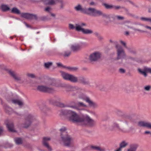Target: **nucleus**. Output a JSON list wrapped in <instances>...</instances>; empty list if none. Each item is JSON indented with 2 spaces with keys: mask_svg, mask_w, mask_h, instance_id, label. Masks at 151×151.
<instances>
[{
  "mask_svg": "<svg viewBox=\"0 0 151 151\" xmlns=\"http://www.w3.org/2000/svg\"><path fill=\"white\" fill-rule=\"evenodd\" d=\"M110 42H112V41H111V40H110Z\"/></svg>",
  "mask_w": 151,
  "mask_h": 151,
  "instance_id": "64",
  "label": "nucleus"
},
{
  "mask_svg": "<svg viewBox=\"0 0 151 151\" xmlns=\"http://www.w3.org/2000/svg\"><path fill=\"white\" fill-rule=\"evenodd\" d=\"M91 147L93 150H97V151H105V149L104 148H101L100 147L91 146Z\"/></svg>",
  "mask_w": 151,
  "mask_h": 151,
  "instance_id": "22",
  "label": "nucleus"
},
{
  "mask_svg": "<svg viewBox=\"0 0 151 151\" xmlns=\"http://www.w3.org/2000/svg\"><path fill=\"white\" fill-rule=\"evenodd\" d=\"M82 33L85 34H90L93 33V31L91 29H83Z\"/></svg>",
  "mask_w": 151,
  "mask_h": 151,
  "instance_id": "27",
  "label": "nucleus"
},
{
  "mask_svg": "<svg viewBox=\"0 0 151 151\" xmlns=\"http://www.w3.org/2000/svg\"><path fill=\"white\" fill-rule=\"evenodd\" d=\"M21 16L28 20L36 19L37 17L35 15L27 13H22L21 14Z\"/></svg>",
  "mask_w": 151,
  "mask_h": 151,
  "instance_id": "9",
  "label": "nucleus"
},
{
  "mask_svg": "<svg viewBox=\"0 0 151 151\" xmlns=\"http://www.w3.org/2000/svg\"><path fill=\"white\" fill-rule=\"evenodd\" d=\"M14 141L18 145L21 144L22 142V140L20 138H16L14 139Z\"/></svg>",
  "mask_w": 151,
  "mask_h": 151,
  "instance_id": "30",
  "label": "nucleus"
},
{
  "mask_svg": "<svg viewBox=\"0 0 151 151\" xmlns=\"http://www.w3.org/2000/svg\"><path fill=\"white\" fill-rule=\"evenodd\" d=\"M127 143L125 142L122 141L120 144V147L121 148L124 147L127 145Z\"/></svg>",
  "mask_w": 151,
  "mask_h": 151,
  "instance_id": "34",
  "label": "nucleus"
},
{
  "mask_svg": "<svg viewBox=\"0 0 151 151\" xmlns=\"http://www.w3.org/2000/svg\"><path fill=\"white\" fill-rule=\"evenodd\" d=\"M141 19L143 21H148L151 22V18H146L144 17H141Z\"/></svg>",
  "mask_w": 151,
  "mask_h": 151,
  "instance_id": "38",
  "label": "nucleus"
},
{
  "mask_svg": "<svg viewBox=\"0 0 151 151\" xmlns=\"http://www.w3.org/2000/svg\"><path fill=\"white\" fill-rule=\"evenodd\" d=\"M33 119V117L31 115H28L26 117V122L24 124V127L25 128L28 127L31 124Z\"/></svg>",
  "mask_w": 151,
  "mask_h": 151,
  "instance_id": "10",
  "label": "nucleus"
},
{
  "mask_svg": "<svg viewBox=\"0 0 151 151\" xmlns=\"http://www.w3.org/2000/svg\"><path fill=\"white\" fill-rule=\"evenodd\" d=\"M8 72L9 74L16 81H18L20 80V78L17 76L15 73L11 70H9Z\"/></svg>",
  "mask_w": 151,
  "mask_h": 151,
  "instance_id": "19",
  "label": "nucleus"
},
{
  "mask_svg": "<svg viewBox=\"0 0 151 151\" xmlns=\"http://www.w3.org/2000/svg\"><path fill=\"white\" fill-rule=\"evenodd\" d=\"M125 34L126 35H128L129 34V32L128 31H126L125 32Z\"/></svg>",
  "mask_w": 151,
  "mask_h": 151,
  "instance_id": "57",
  "label": "nucleus"
},
{
  "mask_svg": "<svg viewBox=\"0 0 151 151\" xmlns=\"http://www.w3.org/2000/svg\"><path fill=\"white\" fill-rule=\"evenodd\" d=\"M51 10V9L50 7L49 6L47 7L45 9V11L49 12H50Z\"/></svg>",
  "mask_w": 151,
  "mask_h": 151,
  "instance_id": "45",
  "label": "nucleus"
},
{
  "mask_svg": "<svg viewBox=\"0 0 151 151\" xmlns=\"http://www.w3.org/2000/svg\"><path fill=\"white\" fill-rule=\"evenodd\" d=\"M79 98L80 99H82L83 100L86 101V102L88 103L90 106L93 108H97L98 106V105L97 103L91 101L89 97L83 94L80 96Z\"/></svg>",
  "mask_w": 151,
  "mask_h": 151,
  "instance_id": "4",
  "label": "nucleus"
},
{
  "mask_svg": "<svg viewBox=\"0 0 151 151\" xmlns=\"http://www.w3.org/2000/svg\"><path fill=\"white\" fill-rule=\"evenodd\" d=\"M4 123L9 131L11 132H15L16 131L14 129L13 124L12 123L10 122L9 120H6L5 121Z\"/></svg>",
  "mask_w": 151,
  "mask_h": 151,
  "instance_id": "12",
  "label": "nucleus"
},
{
  "mask_svg": "<svg viewBox=\"0 0 151 151\" xmlns=\"http://www.w3.org/2000/svg\"><path fill=\"white\" fill-rule=\"evenodd\" d=\"M78 44L79 45L80 49L87 46L88 45L87 42H80Z\"/></svg>",
  "mask_w": 151,
  "mask_h": 151,
  "instance_id": "29",
  "label": "nucleus"
},
{
  "mask_svg": "<svg viewBox=\"0 0 151 151\" xmlns=\"http://www.w3.org/2000/svg\"><path fill=\"white\" fill-rule=\"evenodd\" d=\"M149 12H151V11H150V10L149 9Z\"/></svg>",
  "mask_w": 151,
  "mask_h": 151,
  "instance_id": "63",
  "label": "nucleus"
},
{
  "mask_svg": "<svg viewBox=\"0 0 151 151\" xmlns=\"http://www.w3.org/2000/svg\"><path fill=\"white\" fill-rule=\"evenodd\" d=\"M113 9H118L121 8V7L119 6H115L113 5Z\"/></svg>",
  "mask_w": 151,
  "mask_h": 151,
  "instance_id": "47",
  "label": "nucleus"
},
{
  "mask_svg": "<svg viewBox=\"0 0 151 151\" xmlns=\"http://www.w3.org/2000/svg\"><path fill=\"white\" fill-rule=\"evenodd\" d=\"M53 100L55 102L59 101H60V98L58 96H55Z\"/></svg>",
  "mask_w": 151,
  "mask_h": 151,
  "instance_id": "37",
  "label": "nucleus"
},
{
  "mask_svg": "<svg viewBox=\"0 0 151 151\" xmlns=\"http://www.w3.org/2000/svg\"><path fill=\"white\" fill-rule=\"evenodd\" d=\"M102 15L104 17H106V18L111 17L112 16V15H111V16L110 17V16L109 15H107L105 14H103V13Z\"/></svg>",
  "mask_w": 151,
  "mask_h": 151,
  "instance_id": "50",
  "label": "nucleus"
},
{
  "mask_svg": "<svg viewBox=\"0 0 151 151\" xmlns=\"http://www.w3.org/2000/svg\"><path fill=\"white\" fill-rule=\"evenodd\" d=\"M76 103L75 101H72L70 102L69 105H68V106L77 110H82L83 109H79L77 106H76Z\"/></svg>",
  "mask_w": 151,
  "mask_h": 151,
  "instance_id": "18",
  "label": "nucleus"
},
{
  "mask_svg": "<svg viewBox=\"0 0 151 151\" xmlns=\"http://www.w3.org/2000/svg\"><path fill=\"white\" fill-rule=\"evenodd\" d=\"M69 27L70 29H75V27L73 25L71 24H69Z\"/></svg>",
  "mask_w": 151,
  "mask_h": 151,
  "instance_id": "43",
  "label": "nucleus"
},
{
  "mask_svg": "<svg viewBox=\"0 0 151 151\" xmlns=\"http://www.w3.org/2000/svg\"><path fill=\"white\" fill-rule=\"evenodd\" d=\"M138 70L141 74L143 75L145 77H146L147 75V73H151V68L145 67L143 70L138 68Z\"/></svg>",
  "mask_w": 151,
  "mask_h": 151,
  "instance_id": "11",
  "label": "nucleus"
},
{
  "mask_svg": "<svg viewBox=\"0 0 151 151\" xmlns=\"http://www.w3.org/2000/svg\"><path fill=\"white\" fill-rule=\"evenodd\" d=\"M89 4L90 5H94L95 4L94 2L93 1L91 2Z\"/></svg>",
  "mask_w": 151,
  "mask_h": 151,
  "instance_id": "53",
  "label": "nucleus"
},
{
  "mask_svg": "<svg viewBox=\"0 0 151 151\" xmlns=\"http://www.w3.org/2000/svg\"><path fill=\"white\" fill-rule=\"evenodd\" d=\"M77 106L79 107H86L87 106L82 102H78L77 104Z\"/></svg>",
  "mask_w": 151,
  "mask_h": 151,
  "instance_id": "35",
  "label": "nucleus"
},
{
  "mask_svg": "<svg viewBox=\"0 0 151 151\" xmlns=\"http://www.w3.org/2000/svg\"><path fill=\"white\" fill-rule=\"evenodd\" d=\"M71 52L70 51H67L65 52L64 56L65 57H68L69 56Z\"/></svg>",
  "mask_w": 151,
  "mask_h": 151,
  "instance_id": "41",
  "label": "nucleus"
},
{
  "mask_svg": "<svg viewBox=\"0 0 151 151\" xmlns=\"http://www.w3.org/2000/svg\"><path fill=\"white\" fill-rule=\"evenodd\" d=\"M120 42L125 47H127V46L126 45V43L122 41H121Z\"/></svg>",
  "mask_w": 151,
  "mask_h": 151,
  "instance_id": "51",
  "label": "nucleus"
},
{
  "mask_svg": "<svg viewBox=\"0 0 151 151\" xmlns=\"http://www.w3.org/2000/svg\"><path fill=\"white\" fill-rule=\"evenodd\" d=\"M117 128L119 131L123 132H127V131L125 130H124L122 129H121L119 127V126L116 123H113L112 127H111L110 129L111 130H114V129L115 128Z\"/></svg>",
  "mask_w": 151,
  "mask_h": 151,
  "instance_id": "17",
  "label": "nucleus"
},
{
  "mask_svg": "<svg viewBox=\"0 0 151 151\" xmlns=\"http://www.w3.org/2000/svg\"><path fill=\"white\" fill-rule=\"evenodd\" d=\"M52 65L51 62H47L45 63L44 65L46 68H48Z\"/></svg>",
  "mask_w": 151,
  "mask_h": 151,
  "instance_id": "39",
  "label": "nucleus"
},
{
  "mask_svg": "<svg viewBox=\"0 0 151 151\" xmlns=\"http://www.w3.org/2000/svg\"><path fill=\"white\" fill-rule=\"evenodd\" d=\"M121 149L122 148L119 147V148H118L116 150H115V151H121Z\"/></svg>",
  "mask_w": 151,
  "mask_h": 151,
  "instance_id": "55",
  "label": "nucleus"
},
{
  "mask_svg": "<svg viewBox=\"0 0 151 151\" xmlns=\"http://www.w3.org/2000/svg\"><path fill=\"white\" fill-rule=\"evenodd\" d=\"M37 89L40 91L47 93H52L55 91L52 88L43 86H38L37 87Z\"/></svg>",
  "mask_w": 151,
  "mask_h": 151,
  "instance_id": "6",
  "label": "nucleus"
},
{
  "mask_svg": "<svg viewBox=\"0 0 151 151\" xmlns=\"http://www.w3.org/2000/svg\"><path fill=\"white\" fill-rule=\"evenodd\" d=\"M24 24L25 25H26V26L27 27H29V26L28 25L27 23H26L25 22H24Z\"/></svg>",
  "mask_w": 151,
  "mask_h": 151,
  "instance_id": "54",
  "label": "nucleus"
},
{
  "mask_svg": "<svg viewBox=\"0 0 151 151\" xmlns=\"http://www.w3.org/2000/svg\"><path fill=\"white\" fill-rule=\"evenodd\" d=\"M111 17L112 18H113L114 19H115L116 18H117L119 20L124 19V17H123L119 16H115L113 14L112 15V16Z\"/></svg>",
  "mask_w": 151,
  "mask_h": 151,
  "instance_id": "33",
  "label": "nucleus"
},
{
  "mask_svg": "<svg viewBox=\"0 0 151 151\" xmlns=\"http://www.w3.org/2000/svg\"><path fill=\"white\" fill-rule=\"evenodd\" d=\"M61 114L68 117L70 121L80 125H88L92 127L96 124V122L87 115L80 116L75 112L67 110H61Z\"/></svg>",
  "mask_w": 151,
  "mask_h": 151,
  "instance_id": "1",
  "label": "nucleus"
},
{
  "mask_svg": "<svg viewBox=\"0 0 151 151\" xmlns=\"http://www.w3.org/2000/svg\"><path fill=\"white\" fill-rule=\"evenodd\" d=\"M133 29L134 31H138V29H135V28H133Z\"/></svg>",
  "mask_w": 151,
  "mask_h": 151,
  "instance_id": "60",
  "label": "nucleus"
},
{
  "mask_svg": "<svg viewBox=\"0 0 151 151\" xmlns=\"http://www.w3.org/2000/svg\"><path fill=\"white\" fill-rule=\"evenodd\" d=\"M11 12L12 13L16 14H20V12L19 10L15 7L12 8L11 10Z\"/></svg>",
  "mask_w": 151,
  "mask_h": 151,
  "instance_id": "24",
  "label": "nucleus"
},
{
  "mask_svg": "<svg viewBox=\"0 0 151 151\" xmlns=\"http://www.w3.org/2000/svg\"><path fill=\"white\" fill-rule=\"evenodd\" d=\"M51 15H52V16H53V17H54V16H55V14H51Z\"/></svg>",
  "mask_w": 151,
  "mask_h": 151,
  "instance_id": "61",
  "label": "nucleus"
},
{
  "mask_svg": "<svg viewBox=\"0 0 151 151\" xmlns=\"http://www.w3.org/2000/svg\"><path fill=\"white\" fill-rule=\"evenodd\" d=\"M1 9L3 12H6L10 10L9 7L7 5L2 4L1 6Z\"/></svg>",
  "mask_w": 151,
  "mask_h": 151,
  "instance_id": "25",
  "label": "nucleus"
},
{
  "mask_svg": "<svg viewBox=\"0 0 151 151\" xmlns=\"http://www.w3.org/2000/svg\"><path fill=\"white\" fill-rule=\"evenodd\" d=\"M79 80L83 83H86V79L83 76H81L79 77Z\"/></svg>",
  "mask_w": 151,
  "mask_h": 151,
  "instance_id": "36",
  "label": "nucleus"
},
{
  "mask_svg": "<svg viewBox=\"0 0 151 151\" xmlns=\"http://www.w3.org/2000/svg\"><path fill=\"white\" fill-rule=\"evenodd\" d=\"M66 68L72 71H76L78 70L77 68L75 67H66Z\"/></svg>",
  "mask_w": 151,
  "mask_h": 151,
  "instance_id": "31",
  "label": "nucleus"
},
{
  "mask_svg": "<svg viewBox=\"0 0 151 151\" xmlns=\"http://www.w3.org/2000/svg\"><path fill=\"white\" fill-rule=\"evenodd\" d=\"M102 15V12L100 10H97L95 9L93 16H101Z\"/></svg>",
  "mask_w": 151,
  "mask_h": 151,
  "instance_id": "28",
  "label": "nucleus"
},
{
  "mask_svg": "<svg viewBox=\"0 0 151 151\" xmlns=\"http://www.w3.org/2000/svg\"><path fill=\"white\" fill-rule=\"evenodd\" d=\"M3 132V129L2 127H0V136L1 135Z\"/></svg>",
  "mask_w": 151,
  "mask_h": 151,
  "instance_id": "48",
  "label": "nucleus"
},
{
  "mask_svg": "<svg viewBox=\"0 0 151 151\" xmlns=\"http://www.w3.org/2000/svg\"><path fill=\"white\" fill-rule=\"evenodd\" d=\"M12 102L15 104H18L19 106L23 105V103L22 100L19 99H13L12 100Z\"/></svg>",
  "mask_w": 151,
  "mask_h": 151,
  "instance_id": "21",
  "label": "nucleus"
},
{
  "mask_svg": "<svg viewBox=\"0 0 151 151\" xmlns=\"http://www.w3.org/2000/svg\"><path fill=\"white\" fill-rule=\"evenodd\" d=\"M137 125L141 127H146L151 129V123L145 121H140L138 122Z\"/></svg>",
  "mask_w": 151,
  "mask_h": 151,
  "instance_id": "7",
  "label": "nucleus"
},
{
  "mask_svg": "<svg viewBox=\"0 0 151 151\" xmlns=\"http://www.w3.org/2000/svg\"><path fill=\"white\" fill-rule=\"evenodd\" d=\"M56 64L57 65V66L59 67H61L64 68H66V66L63 65L61 63H57Z\"/></svg>",
  "mask_w": 151,
  "mask_h": 151,
  "instance_id": "42",
  "label": "nucleus"
},
{
  "mask_svg": "<svg viewBox=\"0 0 151 151\" xmlns=\"http://www.w3.org/2000/svg\"><path fill=\"white\" fill-rule=\"evenodd\" d=\"M145 27L146 28L149 29H150L151 30V27H149V26H145Z\"/></svg>",
  "mask_w": 151,
  "mask_h": 151,
  "instance_id": "56",
  "label": "nucleus"
},
{
  "mask_svg": "<svg viewBox=\"0 0 151 151\" xmlns=\"http://www.w3.org/2000/svg\"><path fill=\"white\" fill-rule=\"evenodd\" d=\"M4 108L6 112L9 114H11L14 112L12 109L6 105L4 106Z\"/></svg>",
  "mask_w": 151,
  "mask_h": 151,
  "instance_id": "23",
  "label": "nucleus"
},
{
  "mask_svg": "<svg viewBox=\"0 0 151 151\" xmlns=\"http://www.w3.org/2000/svg\"><path fill=\"white\" fill-rule=\"evenodd\" d=\"M144 89L146 91H148L151 88V86L150 85H148L144 87Z\"/></svg>",
  "mask_w": 151,
  "mask_h": 151,
  "instance_id": "44",
  "label": "nucleus"
},
{
  "mask_svg": "<svg viewBox=\"0 0 151 151\" xmlns=\"http://www.w3.org/2000/svg\"><path fill=\"white\" fill-rule=\"evenodd\" d=\"M27 75L29 77H30L32 78H34L35 77L34 75L32 74H29Z\"/></svg>",
  "mask_w": 151,
  "mask_h": 151,
  "instance_id": "49",
  "label": "nucleus"
},
{
  "mask_svg": "<svg viewBox=\"0 0 151 151\" xmlns=\"http://www.w3.org/2000/svg\"><path fill=\"white\" fill-rule=\"evenodd\" d=\"M100 56L101 54L100 52H95L91 55L89 59L91 61H96L100 58Z\"/></svg>",
  "mask_w": 151,
  "mask_h": 151,
  "instance_id": "8",
  "label": "nucleus"
},
{
  "mask_svg": "<svg viewBox=\"0 0 151 151\" xmlns=\"http://www.w3.org/2000/svg\"><path fill=\"white\" fill-rule=\"evenodd\" d=\"M136 147L134 146H132L130 148L127 150V151H136Z\"/></svg>",
  "mask_w": 151,
  "mask_h": 151,
  "instance_id": "40",
  "label": "nucleus"
},
{
  "mask_svg": "<svg viewBox=\"0 0 151 151\" xmlns=\"http://www.w3.org/2000/svg\"><path fill=\"white\" fill-rule=\"evenodd\" d=\"M95 10V9L93 8H85L84 14L93 16Z\"/></svg>",
  "mask_w": 151,
  "mask_h": 151,
  "instance_id": "16",
  "label": "nucleus"
},
{
  "mask_svg": "<svg viewBox=\"0 0 151 151\" xmlns=\"http://www.w3.org/2000/svg\"><path fill=\"white\" fill-rule=\"evenodd\" d=\"M144 133L145 134H151V132L149 131H145Z\"/></svg>",
  "mask_w": 151,
  "mask_h": 151,
  "instance_id": "52",
  "label": "nucleus"
},
{
  "mask_svg": "<svg viewBox=\"0 0 151 151\" xmlns=\"http://www.w3.org/2000/svg\"><path fill=\"white\" fill-rule=\"evenodd\" d=\"M50 140V138L49 137H45L43 138V144L45 147L49 151H51L52 149L48 143V141Z\"/></svg>",
  "mask_w": 151,
  "mask_h": 151,
  "instance_id": "13",
  "label": "nucleus"
},
{
  "mask_svg": "<svg viewBox=\"0 0 151 151\" xmlns=\"http://www.w3.org/2000/svg\"><path fill=\"white\" fill-rule=\"evenodd\" d=\"M61 106H63V107L64 106V105H63V104H61Z\"/></svg>",
  "mask_w": 151,
  "mask_h": 151,
  "instance_id": "62",
  "label": "nucleus"
},
{
  "mask_svg": "<svg viewBox=\"0 0 151 151\" xmlns=\"http://www.w3.org/2000/svg\"><path fill=\"white\" fill-rule=\"evenodd\" d=\"M45 4L49 5H53L55 3V0H43Z\"/></svg>",
  "mask_w": 151,
  "mask_h": 151,
  "instance_id": "26",
  "label": "nucleus"
},
{
  "mask_svg": "<svg viewBox=\"0 0 151 151\" xmlns=\"http://www.w3.org/2000/svg\"><path fill=\"white\" fill-rule=\"evenodd\" d=\"M103 5L105 6V7L106 9H113V5H109L106 3L103 4Z\"/></svg>",
  "mask_w": 151,
  "mask_h": 151,
  "instance_id": "32",
  "label": "nucleus"
},
{
  "mask_svg": "<svg viewBox=\"0 0 151 151\" xmlns=\"http://www.w3.org/2000/svg\"><path fill=\"white\" fill-rule=\"evenodd\" d=\"M65 127L60 129L61 132V138L64 145L67 147H70L73 144V139L68 134Z\"/></svg>",
  "mask_w": 151,
  "mask_h": 151,
  "instance_id": "2",
  "label": "nucleus"
},
{
  "mask_svg": "<svg viewBox=\"0 0 151 151\" xmlns=\"http://www.w3.org/2000/svg\"><path fill=\"white\" fill-rule=\"evenodd\" d=\"M74 9L76 12L84 13L85 8H83L81 4H78L74 6Z\"/></svg>",
  "mask_w": 151,
  "mask_h": 151,
  "instance_id": "15",
  "label": "nucleus"
},
{
  "mask_svg": "<svg viewBox=\"0 0 151 151\" xmlns=\"http://www.w3.org/2000/svg\"><path fill=\"white\" fill-rule=\"evenodd\" d=\"M138 31L140 32H145V31H144L142 30H140V29H138Z\"/></svg>",
  "mask_w": 151,
  "mask_h": 151,
  "instance_id": "58",
  "label": "nucleus"
},
{
  "mask_svg": "<svg viewBox=\"0 0 151 151\" xmlns=\"http://www.w3.org/2000/svg\"><path fill=\"white\" fill-rule=\"evenodd\" d=\"M119 71L121 73H125V70L124 69L121 68L119 69Z\"/></svg>",
  "mask_w": 151,
  "mask_h": 151,
  "instance_id": "46",
  "label": "nucleus"
},
{
  "mask_svg": "<svg viewBox=\"0 0 151 151\" xmlns=\"http://www.w3.org/2000/svg\"><path fill=\"white\" fill-rule=\"evenodd\" d=\"M70 48L72 51L74 52L77 51L81 49L78 44L72 45L70 46Z\"/></svg>",
  "mask_w": 151,
  "mask_h": 151,
  "instance_id": "20",
  "label": "nucleus"
},
{
  "mask_svg": "<svg viewBox=\"0 0 151 151\" xmlns=\"http://www.w3.org/2000/svg\"><path fill=\"white\" fill-rule=\"evenodd\" d=\"M86 26V24L84 23H81L80 24H76L75 25V29L77 31H81L82 32L84 28H82V27Z\"/></svg>",
  "mask_w": 151,
  "mask_h": 151,
  "instance_id": "14",
  "label": "nucleus"
},
{
  "mask_svg": "<svg viewBox=\"0 0 151 151\" xmlns=\"http://www.w3.org/2000/svg\"><path fill=\"white\" fill-rule=\"evenodd\" d=\"M116 47L117 49V59L124 58L126 57V55L122 47L118 45H116Z\"/></svg>",
  "mask_w": 151,
  "mask_h": 151,
  "instance_id": "5",
  "label": "nucleus"
},
{
  "mask_svg": "<svg viewBox=\"0 0 151 151\" xmlns=\"http://www.w3.org/2000/svg\"><path fill=\"white\" fill-rule=\"evenodd\" d=\"M95 35H96V36H98L99 35L98 33L97 32L95 33Z\"/></svg>",
  "mask_w": 151,
  "mask_h": 151,
  "instance_id": "59",
  "label": "nucleus"
},
{
  "mask_svg": "<svg viewBox=\"0 0 151 151\" xmlns=\"http://www.w3.org/2000/svg\"><path fill=\"white\" fill-rule=\"evenodd\" d=\"M61 75L63 79L72 82L76 83L78 81V78L73 75L62 72Z\"/></svg>",
  "mask_w": 151,
  "mask_h": 151,
  "instance_id": "3",
  "label": "nucleus"
}]
</instances>
